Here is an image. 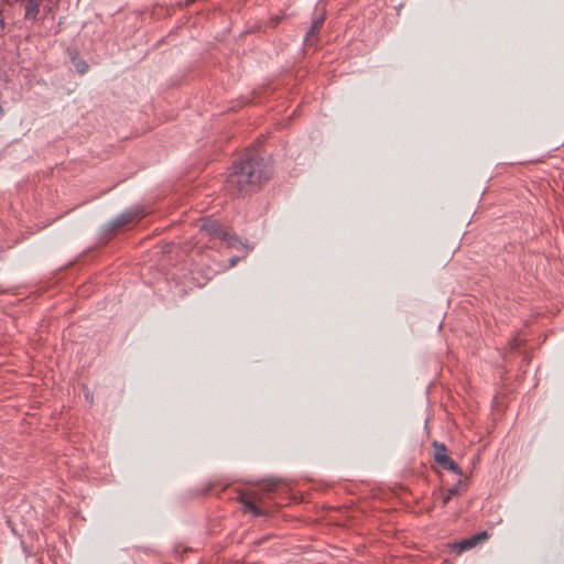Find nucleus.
<instances>
[{"mask_svg":"<svg viewBox=\"0 0 564 564\" xmlns=\"http://www.w3.org/2000/svg\"><path fill=\"white\" fill-rule=\"evenodd\" d=\"M521 343L518 338H513L509 341V346L511 350H516L520 347Z\"/></svg>","mask_w":564,"mask_h":564,"instance_id":"ddd939ff","label":"nucleus"},{"mask_svg":"<svg viewBox=\"0 0 564 564\" xmlns=\"http://www.w3.org/2000/svg\"><path fill=\"white\" fill-rule=\"evenodd\" d=\"M436 463L447 470H451L457 475H462V469L459 466L448 456H436Z\"/></svg>","mask_w":564,"mask_h":564,"instance_id":"423d86ee","label":"nucleus"},{"mask_svg":"<svg viewBox=\"0 0 564 564\" xmlns=\"http://www.w3.org/2000/svg\"><path fill=\"white\" fill-rule=\"evenodd\" d=\"M147 215L145 209L142 206H134L113 219H111L109 223L105 225V234L107 235H115L118 230L122 229L123 227L139 221L141 218H143Z\"/></svg>","mask_w":564,"mask_h":564,"instance_id":"f03ea898","label":"nucleus"},{"mask_svg":"<svg viewBox=\"0 0 564 564\" xmlns=\"http://www.w3.org/2000/svg\"><path fill=\"white\" fill-rule=\"evenodd\" d=\"M4 26H6L4 20H3V18L0 17V34L4 31Z\"/></svg>","mask_w":564,"mask_h":564,"instance_id":"2eb2a0df","label":"nucleus"},{"mask_svg":"<svg viewBox=\"0 0 564 564\" xmlns=\"http://www.w3.org/2000/svg\"><path fill=\"white\" fill-rule=\"evenodd\" d=\"M323 23H324L323 14L313 19L311 28L308 29V31L306 32V35H305L304 41H305L306 45H314L317 42V33H318L319 29L322 28Z\"/></svg>","mask_w":564,"mask_h":564,"instance_id":"20e7f679","label":"nucleus"},{"mask_svg":"<svg viewBox=\"0 0 564 564\" xmlns=\"http://www.w3.org/2000/svg\"><path fill=\"white\" fill-rule=\"evenodd\" d=\"M473 538H474V541H475L476 545H478L481 542L487 540L488 534H487V532L482 531V532H479V533L473 535Z\"/></svg>","mask_w":564,"mask_h":564,"instance_id":"9b49d317","label":"nucleus"},{"mask_svg":"<svg viewBox=\"0 0 564 564\" xmlns=\"http://www.w3.org/2000/svg\"><path fill=\"white\" fill-rule=\"evenodd\" d=\"M200 230L210 237L212 240H220L226 242L228 247H232L237 240L236 237L231 236L217 220L205 219L200 226Z\"/></svg>","mask_w":564,"mask_h":564,"instance_id":"7ed1b4c3","label":"nucleus"},{"mask_svg":"<svg viewBox=\"0 0 564 564\" xmlns=\"http://www.w3.org/2000/svg\"><path fill=\"white\" fill-rule=\"evenodd\" d=\"M3 115H4V110H3L2 106L0 105V120L2 119Z\"/></svg>","mask_w":564,"mask_h":564,"instance_id":"dca6fc26","label":"nucleus"},{"mask_svg":"<svg viewBox=\"0 0 564 564\" xmlns=\"http://www.w3.org/2000/svg\"><path fill=\"white\" fill-rule=\"evenodd\" d=\"M275 487H276L275 482H269L265 485L264 489L268 491H272V490H274Z\"/></svg>","mask_w":564,"mask_h":564,"instance_id":"4468645a","label":"nucleus"},{"mask_svg":"<svg viewBox=\"0 0 564 564\" xmlns=\"http://www.w3.org/2000/svg\"><path fill=\"white\" fill-rule=\"evenodd\" d=\"M433 447L435 448L434 459L436 460V456H447L446 446L443 443L434 442Z\"/></svg>","mask_w":564,"mask_h":564,"instance_id":"9d476101","label":"nucleus"},{"mask_svg":"<svg viewBox=\"0 0 564 564\" xmlns=\"http://www.w3.org/2000/svg\"><path fill=\"white\" fill-rule=\"evenodd\" d=\"M458 494V486H453L447 490V494L442 499V507H445L453 496Z\"/></svg>","mask_w":564,"mask_h":564,"instance_id":"1a4fd4ad","label":"nucleus"},{"mask_svg":"<svg viewBox=\"0 0 564 564\" xmlns=\"http://www.w3.org/2000/svg\"><path fill=\"white\" fill-rule=\"evenodd\" d=\"M241 503L243 506V509L246 511L251 512L253 516L259 517L263 514V511L260 507H258L257 501L253 499H250L246 496L241 497Z\"/></svg>","mask_w":564,"mask_h":564,"instance_id":"0eeeda50","label":"nucleus"},{"mask_svg":"<svg viewBox=\"0 0 564 564\" xmlns=\"http://www.w3.org/2000/svg\"><path fill=\"white\" fill-rule=\"evenodd\" d=\"M42 0H25L24 1V18L25 20H36L37 14L40 13V6Z\"/></svg>","mask_w":564,"mask_h":564,"instance_id":"39448f33","label":"nucleus"},{"mask_svg":"<svg viewBox=\"0 0 564 564\" xmlns=\"http://www.w3.org/2000/svg\"><path fill=\"white\" fill-rule=\"evenodd\" d=\"M270 165L254 152L245 153L234 162L226 180V188L234 196L254 192L271 176Z\"/></svg>","mask_w":564,"mask_h":564,"instance_id":"f257e3e1","label":"nucleus"},{"mask_svg":"<svg viewBox=\"0 0 564 564\" xmlns=\"http://www.w3.org/2000/svg\"><path fill=\"white\" fill-rule=\"evenodd\" d=\"M474 546H476V543L474 541V538L463 539L459 542L454 543L453 547L454 550H457V553H462L464 551L470 550Z\"/></svg>","mask_w":564,"mask_h":564,"instance_id":"6e6552de","label":"nucleus"},{"mask_svg":"<svg viewBox=\"0 0 564 564\" xmlns=\"http://www.w3.org/2000/svg\"><path fill=\"white\" fill-rule=\"evenodd\" d=\"M75 67H76L77 72L79 74H84L87 70L88 65H87V63L85 61L80 59V61L75 63Z\"/></svg>","mask_w":564,"mask_h":564,"instance_id":"f8f14e48","label":"nucleus"}]
</instances>
